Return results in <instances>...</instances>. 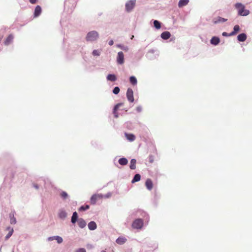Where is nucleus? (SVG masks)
I'll list each match as a JSON object with an SVG mask.
<instances>
[{"label":"nucleus","instance_id":"nucleus-1","mask_svg":"<svg viewBox=\"0 0 252 252\" xmlns=\"http://www.w3.org/2000/svg\"><path fill=\"white\" fill-rule=\"evenodd\" d=\"M235 8L237 9L238 14L240 16H246L249 14V10L245 9V6L241 3H236L235 5Z\"/></svg>","mask_w":252,"mask_h":252},{"label":"nucleus","instance_id":"nucleus-2","mask_svg":"<svg viewBox=\"0 0 252 252\" xmlns=\"http://www.w3.org/2000/svg\"><path fill=\"white\" fill-rule=\"evenodd\" d=\"M98 37V32L96 31H93L88 33L86 39L88 41H93L96 40Z\"/></svg>","mask_w":252,"mask_h":252},{"label":"nucleus","instance_id":"nucleus-3","mask_svg":"<svg viewBox=\"0 0 252 252\" xmlns=\"http://www.w3.org/2000/svg\"><path fill=\"white\" fill-rule=\"evenodd\" d=\"M143 224V220L141 219L135 220L132 224V227L135 229H140Z\"/></svg>","mask_w":252,"mask_h":252},{"label":"nucleus","instance_id":"nucleus-4","mask_svg":"<svg viewBox=\"0 0 252 252\" xmlns=\"http://www.w3.org/2000/svg\"><path fill=\"white\" fill-rule=\"evenodd\" d=\"M103 198V195L101 194H94L92 195L90 199V202L92 204H94L96 202Z\"/></svg>","mask_w":252,"mask_h":252},{"label":"nucleus","instance_id":"nucleus-5","mask_svg":"<svg viewBox=\"0 0 252 252\" xmlns=\"http://www.w3.org/2000/svg\"><path fill=\"white\" fill-rule=\"evenodd\" d=\"M135 5V0H130L126 4V9L127 11H131Z\"/></svg>","mask_w":252,"mask_h":252},{"label":"nucleus","instance_id":"nucleus-6","mask_svg":"<svg viewBox=\"0 0 252 252\" xmlns=\"http://www.w3.org/2000/svg\"><path fill=\"white\" fill-rule=\"evenodd\" d=\"M126 97L128 100L130 102L134 101L133 92L131 88H128L126 92Z\"/></svg>","mask_w":252,"mask_h":252},{"label":"nucleus","instance_id":"nucleus-7","mask_svg":"<svg viewBox=\"0 0 252 252\" xmlns=\"http://www.w3.org/2000/svg\"><path fill=\"white\" fill-rule=\"evenodd\" d=\"M117 62L119 64H122L124 63V55L122 52H119L118 53Z\"/></svg>","mask_w":252,"mask_h":252},{"label":"nucleus","instance_id":"nucleus-8","mask_svg":"<svg viewBox=\"0 0 252 252\" xmlns=\"http://www.w3.org/2000/svg\"><path fill=\"white\" fill-rule=\"evenodd\" d=\"M54 240H56L59 244L62 243L63 241V238L59 236L50 237L48 238V240L49 241H53Z\"/></svg>","mask_w":252,"mask_h":252},{"label":"nucleus","instance_id":"nucleus-9","mask_svg":"<svg viewBox=\"0 0 252 252\" xmlns=\"http://www.w3.org/2000/svg\"><path fill=\"white\" fill-rule=\"evenodd\" d=\"M125 135L127 140L130 142L134 141L135 139V136L132 133H125Z\"/></svg>","mask_w":252,"mask_h":252},{"label":"nucleus","instance_id":"nucleus-10","mask_svg":"<svg viewBox=\"0 0 252 252\" xmlns=\"http://www.w3.org/2000/svg\"><path fill=\"white\" fill-rule=\"evenodd\" d=\"M145 186L148 189L151 190L153 187L152 180L150 179H148L145 182Z\"/></svg>","mask_w":252,"mask_h":252},{"label":"nucleus","instance_id":"nucleus-11","mask_svg":"<svg viewBox=\"0 0 252 252\" xmlns=\"http://www.w3.org/2000/svg\"><path fill=\"white\" fill-rule=\"evenodd\" d=\"M160 36L163 39L167 40L170 37L171 34L169 32L166 31L163 32L161 34Z\"/></svg>","mask_w":252,"mask_h":252},{"label":"nucleus","instance_id":"nucleus-12","mask_svg":"<svg viewBox=\"0 0 252 252\" xmlns=\"http://www.w3.org/2000/svg\"><path fill=\"white\" fill-rule=\"evenodd\" d=\"M41 12V8L39 5H37L35 7L34 12V16L35 17H38L40 15Z\"/></svg>","mask_w":252,"mask_h":252},{"label":"nucleus","instance_id":"nucleus-13","mask_svg":"<svg viewBox=\"0 0 252 252\" xmlns=\"http://www.w3.org/2000/svg\"><path fill=\"white\" fill-rule=\"evenodd\" d=\"M220 38L216 36L213 37L210 41L211 43L215 45H218L220 43Z\"/></svg>","mask_w":252,"mask_h":252},{"label":"nucleus","instance_id":"nucleus-14","mask_svg":"<svg viewBox=\"0 0 252 252\" xmlns=\"http://www.w3.org/2000/svg\"><path fill=\"white\" fill-rule=\"evenodd\" d=\"M240 31L239 26L236 25L234 26L233 28V31L229 34V36H232L237 34V33Z\"/></svg>","mask_w":252,"mask_h":252},{"label":"nucleus","instance_id":"nucleus-15","mask_svg":"<svg viewBox=\"0 0 252 252\" xmlns=\"http://www.w3.org/2000/svg\"><path fill=\"white\" fill-rule=\"evenodd\" d=\"M189 2V0H180L178 3L179 7H182L187 5Z\"/></svg>","mask_w":252,"mask_h":252},{"label":"nucleus","instance_id":"nucleus-16","mask_svg":"<svg viewBox=\"0 0 252 252\" xmlns=\"http://www.w3.org/2000/svg\"><path fill=\"white\" fill-rule=\"evenodd\" d=\"M13 39V36L12 34L9 35L4 41L5 45H9L12 41Z\"/></svg>","mask_w":252,"mask_h":252},{"label":"nucleus","instance_id":"nucleus-17","mask_svg":"<svg viewBox=\"0 0 252 252\" xmlns=\"http://www.w3.org/2000/svg\"><path fill=\"white\" fill-rule=\"evenodd\" d=\"M238 40L239 41H245L247 39V35L245 33H241L237 36Z\"/></svg>","mask_w":252,"mask_h":252},{"label":"nucleus","instance_id":"nucleus-18","mask_svg":"<svg viewBox=\"0 0 252 252\" xmlns=\"http://www.w3.org/2000/svg\"><path fill=\"white\" fill-rule=\"evenodd\" d=\"M123 104L122 103H118L117 105H115L114 108L113 110V113L114 115V117L116 118H118V113H117V110L118 109L119 107L121 106Z\"/></svg>","mask_w":252,"mask_h":252},{"label":"nucleus","instance_id":"nucleus-19","mask_svg":"<svg viewBox=\"0 0 252 252\" xmlns=\"http://www.w3.org/2000/svg\"><path fill=\"white\" fill-rule=\"evenodd\" d=\"M78 224L80 228H84L86 225L85 221L82 219H79L78 221Z\"/></svg>","mask_w":252,"mask_h":252},{"label":"nucleus","instance_id":"nucleus-20","mask_svg":"<svg viewBox=\"0 0 252 252\" xmlns=\"http://www.w3.org/2000/svg\"><path fill=\"white\" fill-rule=\"evenodd\" d=\"M88 227L89 229L91 230H94L96 228V224L94 221H91L88 224Z\"/></svg>","mask_w":252,"mask_h":252},{"label":"nucleus","instance_id":"nucleus-21","mask_svg":"<svg viewBox=\"0 0 252 252\" xmlns=\"http://www.w3.org/2000/svg\"><path fill=\"white\" fill-rule=\"evenodd\" d=\"M9 217L10 219L11 224H15L16 223V220L14 217V212H11L9 214Z\"/></svg>","mask_w":252,"mask_h":252},{"label":"nucleus","instance_id":"nucleus-22","mask_svg":"<svg viewBox=\"0 0 252 252\" xmlns=\"http://www.w3.org/2000/svg\"><path fill=\"white\" fill-rule=\"evenodd\" d=\"M126 241V239L125 237H119L116 240V243L120 245L124 244Z\"/></svg>","mask_w":252,"mask_h":252},{"label":"nucleus","instance_id":"nucleus-23","mask_svg":"<svg viewBox=\"0 0 252 252\" xmlns=\"http://www.w3.org/2000/svg\"><path fill=\"white\" fill-rule=\"evenodd\" d=\"M107 79L109 81L114 82L117 80V77L114 74H108L107 76Z\"/></svg>","mask_w":252,"mask_h":252},{"label":"nucleus","instance_id":"nucleus-24","mask_svg":"<svg viewBox=\"0 0 252 252\" xmlns=\"http://www.w3.org/2000/svg\"><path fill=\"white\" fill-rule=\"evenodd\" d=\"M227 19H225V18H222L220 17H218L216 19V20L214 21V23L215 24H217V23H220V22H225L227 21Z\"/></svg>","mask_w":252,"mask_h":252},{"label":"nucleus","instance_id":"nucleus-25","mask_svg":"<svg viewBox=\"0 0 252 252\" xmlns=\"http://www.w3.org/2000/svg\"><path fill=\"white\" fill-rule=\"evenodd\" d=\"M136 160L135 158H132L130 161V168L131 169H135L136 168Z\"/></svg>","mask_w":252,"mask_h":252},{"label":"nucleus","instance_id":"nucleus-26","mask_svg":"<svg viewBox=\"0 0 252 252\" xmlns=\"http://www.w3.org/2000/svg\"><path fill=\"white\" fill-rule=\"evenodd\" d=\"M78 218V215L76 212H75L73 213L72 218H71V222L73 223H75L76 221Z\"/></svg>","mask_w":252,"mask_h":252},{"label":"nucleus","instance_id":"nucleus-27","mask_svg":"<svg viewBox=\"0 0 252 252\" xmlns=\"http://www.w3.org/2000/svg\"><path fill=\"white\" fill-rule=\"evenodd\" d=\"M140 179L141 176L139 174H137L134 176L131 182L134 183L135 182H138L140 180Z\"/></svg>","mask_w":252,"mask_h":252},{"label":"nucleus","instance_id":"nucleus-28","mask_svg":"<svg viewBox=\"0 0 252 252\" xmlns=\"http://www.w3.org/2000/svg\"><path fill=\"white\" fill-rule=\"evenodd\" d=\"M129 81L132 85H135L137 83V79L134 76L130 77Z\"/></svg>","mask_w":252,"mask_h":252},{"label":"nucleus","instance_id":"nucleus-29","mask_svg":"<svg viewBox=\"0 0 252 252\" xmlns=\"http://www.w3.org/2000/svg\"><path fill=\"white\" fill-rule=\"evenodd\" d=\"M7 229H9V231L8 233L7 234V235L5 236V239L6 240H8L11 237V236L12 235L13 232V228H10V227H8Z\"/></svg>","mask_w":252,"mask_h":252},{"label":"nucleus","instance_id":"nucleus-30","mask_svg":"<svg viewBox=\"0 0 252 252\" xmlns=\"http://www.w3.org/2000/svg\"><path fill=\"white\" fill-rule=\"evenodd\" d=\"M59 216L61 219H64L67 216V214L64 211H61L59 214Z\"/></svg>","mask_w":252,"mask_h":252},{"label":"nucleus","instance_id":"nucleus-31","mask_svg":"<svg viewBox=\"0 0 252 252\" xmlns=\"http://www.w3.org/2000/svg\"><path fill=\"white\" fill-rule=\"evenodd\" d=\"M119 163L122 165H126L127 163V160L126 158H120L119 160Z\"/></svg>","mask_w":252,"mask_h":252},{"label":"nucleus","instance_id":"nucleus-32","mask_svg":"<svg viewBox=\"0 0 252 252\" xmlns=\"http://www.w3.org/2000/svg\"><path fill=\"white\" fill-rule=\"evenodd\" d=\"M154 27L157 29H159L161 28L160 23L157 20H155L154 21Z\"/></svg>","mask_w":252,"mask_h":252},{"label":"nucleus","instance_id":"nucleus-33","mask_svg":"<svg viewBox=\"0 0 252 252\" xmlns=\"http://www.w3.org/2000/svg\"><path fill=\"white\" fill-rule=\"evenodd\" d=\"M90 208V206L89 205H86L85 206H82L80 208H79V211H85L86 210H88Z\"/></svg>","mask_w":252,"mask_h":252},{"label":"nucleus","instance_id":"nucleus-34","mask_svg":"<svg viewBox=\"0 0 252 252\" xmlns=\"http://www.w3.org/2000/svg\"><path fill=\"white\" fill-rule=\"evenodd\" d=\"M61 196L63 199H65L67 198L68 194L65 191H62L61 193Z\"/></svg>","mask_w":252,"mask_h":252},{"label":"nucleus","instance_id":"nucleus-35","mask_svg":"<svg viewBox=\"0 0 252 252\" xmlns=\"http://www.w3.org/2000/svg\"><path fill=\"white\" fill-rule=\"evenodd\" d=\"M120 92V88L118 87H116L113 90V93L114 94H118Z\"/></svg>","mask_w":252,"mask_h":252},{"label":"nucleus","instance_id":"nucleus-36","mask_svg":"<svg viewBox=\"0 0 252 252\" xmlns=\"http://www.w3.org/2000/svg\"><path fill=\"white\" fill-rule=\"evenodd\" d=\"M100 53L97 50H94L93 52V55L94 56H99Z\"/></svg>","mask_w":252,"mask_h":252},{"label":"nucleus","instance_id":"nucleus-37","mask_svg":"<svg viewBox=\"0 0 252 252\" xmlns=\"http://www.w3.org/2000/svg\"><path fill=\"white\" fill-rule=\"evenodd\" d=\"M76 252H86V250L83 248H81L76 251Z\"/></svg>","mask_w":252,"mask_h":252},{"label":"nucleus","instance_id":"nucleus-38","mask_svg":"<svg viewBox=\"0 0 252 252\" xmlns=\"http://www.w3.org/2000/svg\"><path fill=\"white\" fill-rule=\"evenodd\" d=\"M119 47H120L122 49L124 50L125 51L128 50L127 47L124 48V47H122V46L121 45H119Z\"/></svg>","mask_w":252,"mask_h":252},{"label":"nucleus","instance_id":"nucleus-39","mask_svg":"<svg viewBox=\"0 0 252 252\" xmlns=\"http://www.w3.org/2000/svg\"><path fill=\"white\" fill-rule=\"evenodd\" d=\"M37 0H30V1L32 4H34L36 2Z\"/></svg>","mask_w":252,"mask_h":252},{"label":"nucleus","instance_id":"nucleus-40","mask_svg":"<svg viewBox=\"0 0 252 252\" xmlns=\"http://www.w3.org/2000/svg\"><path fill=\"white\" fill-rule=\"evenodd\" d=\"M222 35L224 36H229V34H228L227 32H223L222 34Z\"/></svg>","mask_w":252,"mask_h":252},{"label":"nucleus","instance_id":"nucleus-41","mask_svg":"<svg viewBox=\"0 0 252 252\" xmlns=\"http://www.w3.org/2000/svg\"><path fill=\"white\" fill-rule=\"evenodd\" d=\"M113 44H114V42H113V41L112 40H111L110 41H109V44L110 46H111V45H113Z\"/></svg>","mask_w":252,"mask_h":252},{"label":"nucleus","instance_id":"nucleus-42","mask_svg":"<svg viewBox=\"0 0 252 252\" xmlns=\"http://www.w3.org/2000/svg\"><path fill=\"white\" fill-rule=\"evenodd\" d=\"M133 37H134V36H133V35H132V36H131V39H132Z\"/></svg>","mask_w":252,"mask_h":252},{"label":"nucleus","instance_id":"nucleus-43","mask_svg":"<svg viewBox=\"0 0 252 252\" xmlns=\"http://www.w3.org/2000/svg\"><path fill=\"white\" fill-rule=\"evenodd\" d=\"M101 252H106L105 251H102Z\"/></svg>","mask_w":252,"mask_h":252},{"label":"nucleus","instance_id":"nucleus-44","mask_svg":"<svg viewBox=\"0 0 252 252\" xmlns=\"http://www.w3.org/2000/svg\"><path fill=\"white\" fill-rule=\"evenodd\" d=\"M35 187L36 189H37V188H38V187H37V186H35Z\"/></svg>","mask_w":252,"mask_h":252},{"label":"nucleus","instance_id":"nucleus-45","mask_svg":"<svg viewBox=\"0 0 252 252\" xmlns=\"http://www.w3.org/2000/svg\"><path fill=\"white\" fill-rule=\"evenodd\" d=\"M1 37H0V41L1 40Z\"/></svg>","mask_w":252,"mask_h":252}]
</instances>
